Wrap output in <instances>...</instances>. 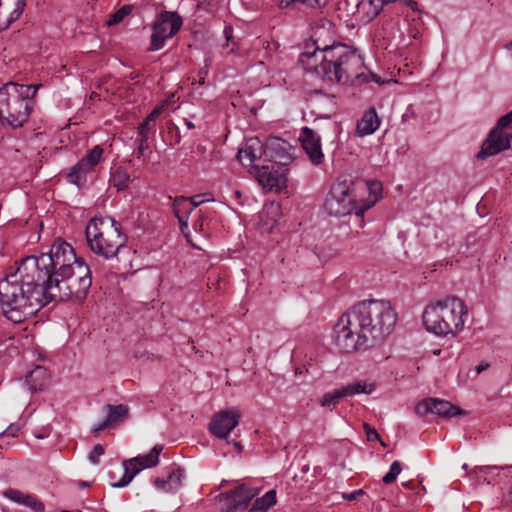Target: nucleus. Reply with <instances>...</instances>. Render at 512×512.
<instances>
[{
  "mask_svg": "<svg viewBox=\"0 0 512 512\" xmlns=\"http://www.w3.org/2000/svg\"><path fill=\"white\" fill-rule=\"evenodd\" d=\"M23 261L51 301L70 297L82 300L92 285L89 266L62 239L56 240L49 252L26 257Z\"/></svg>",
  "mask_w": 512,
  "mask_h": 512,
  "instance_id": "nucleus-1",
  "label": "nucleus"
},
{
  "mask_svg": "<svg viewBox=\"0 0 512 512\" xmlns=\"http://www.w3.org/2000/svg\"><path fill=\"white\" fill-rule=\"evenodd\" d=\"M396 322L397 314L388 301H361L339 318L333 341L342 353L365 350L386 339Z\"/></svg>",
  "mask_w": 512,
  "mask_h": 512,
  "instance_id": "nucleus-2",
  "label": "nucleus"
},
{
  "mask_svg": "<svg viewBox=\"0 0 512 512\" xmlns=\"http://www.w3.org/2000/svg\"><path fill=\"white\" fill-rule=\"evenodd\" d=\"M299 62L307 72L316 73L332 83L356 84L363 82L380 83V78L366 71L364 61L356 49L342 43L300 54Z\"/></svg>",
  "mask_w": 512,
  "mask_h": 512,
  "instance_id": "nucleus-3",
  "label": "nucleus"
},
{
  "mask_svg": "<svg viewBox=\"0 0 512 512\" xmlns=\"http://www.w3.org/2000/svg\"><path fill=\"white\" fill-rule=\"evenodd\" d=\"M50 301L23 260L14 273L0 281V308L14 323L24 321Z\"/></svg>",
  "mask_w": 512,
  "mask_h": 512,
  "instance_id": "nucleus-4",
  "label": "nucleus"
},
{
  "mask_svg": "<svg viewBox=\"0 0 512 512\" xmlns=\"http://www.w3.org/2000/svg\"><path fill=\"white\" fill-rule=\"evenodd\" d=\"M422 319L427 331L437 336H456L464 329L468 308L462 299L446 297L426 306Z\"/></svg>",
  "mask_w": 512,
  "mask_h": 512,
  "instance_id": "nucleus-5",
  "label": "nucleus"
},
{
  "mask_svg": "<svg viewBox=\"0 0 512 512\" xmlns=\"http://www.w3.org/2000/svg\"><path fill=\"white\" fill-rule=\"evenodd\" d=\"M41 86L9 82L0 87V122L13 129L22 127L28 120L33 98Z\"/></svg>",
  "mask_w": 512,
  "mask_h": 512,
  "instance_id": "nucleus-6",
  "label": "nucleus"
},
{
  "mask_svg": "<svg viewBox=\"0 0 512 512\" xmlns=\"http://www.w3.org/2000/svg\"><path fill=\"white\" fill-rule=\"evenodd\" d=\"M85 236L90 250L105 260L116 258L127 242L120 223L112 218H92L86 226Z\"/></svg>",
  "mask_w": 512,
  "mask_h": 512,
  "instance_id": "nucleus-7",
  "label": "nucleus"
},
{
  "mask_svg": "<svg viewBox=\"0 0 512 512\" xmlns=\"http://www.w3.org/2000/svg\"><path fill=\"white\" fill-rule=\"evenodd\" d=\"M324 207L329 215L342 217L354 214L355 219L362 225L364 213L370 208V205L359 204L353 190V183L350 180H337L334 183L326 197Z\"/></svg>",
  "mask_w": 512,
  "mask_h": 512,
  "instance_id": "nucleus-8",
  "label": "nucleus"
},
{
  "mask_svg": "<svg viewBox=\"0 0 512 512\" xmlns=\"http://www.w3.org/2000/svg\"><path fill=\"white\" fill-rule=\"evenodd\" d=\"M512 140V110L502 116L496 126L490 131L488 137L482 143L477 158L484 160L494 156L511 146Z\"/></svg>",
  "mask_w": 512,
  "mask_h": 512,
  "instance_id": "nucleus-9",
  "label": "nucleus"
},
{
  "mask_svg": "<svg viewBox=\"0 0 512 512\" xmlns=\"http://www.w3.org/2000/svg\"><path fill=\"white\" fill-rule=\"evenodd\" d=\"M182 18L176 12H162L158 15L153 27L150 42V51L163 48L165 41L172 38L181 28Z\"/></svg>",
  "mask_w": 512,
  "mask_h": 512,
  "instance_id": "nucleus-10",
  "label": "nucleus"
},
{
  "mask_svg": "<svg viewBox=\"0 0 512 512\" xmlns=\"http://www.w3.org/2000/svg\"><path fill=\"white\" fill-rule=\"evenodd\" d=\"M104 150L100 145L94 146L88 150L75 165L66 173L68 183L82 188L87 183L88 175L94 172L96 166L101 162Z\"/></svg>",
  "mask_w": 512,
  "mask_h": 512,
  "instance_id": "nucleus-11",
  "label": "nucleus"
},
{
  "mask_svg": "<svg viewBox=\"0 0 512 512\" xmlns=\"http://www.w3.org/2000/svg\"><path fill=\"white\" fill-rule=\"evenodd\" d=\"M258 490L247 485H240L233 490L220 494L219 501L223 512L244 510L257 495Z\"/></svg>",
  "mask_w": 512,
  "mask_h": 512,
  "instance_id": "nucleus-12",
  "label": "nucleus"
},
{
  "mask_svg": "<svg viewBox=\"0 0 512 512\" xmlns=\"http://www.w3.org/2000/svg\"><path fill=\"white\" fill-rule=\"evenodd\" d=\"M240 413L235 407L219 411L209 423V432L219 439H227L230 432L239 424Z\"/></svg>",
  "mask_w": 512,
  "mask_h": 512,
  "instance_id": "nucleus-13",
  "label": "nucleus"
},
{
  "mask_svg": "<svg viewBox=\"0 0 512 512\" xmlns=\"http://www.w3.org/2000/svg\"><path fill=\"white\" fill-rule=\"evenodd\" d=\"M159 114L160 108H154L152 112L138 126L136 138L134 141L135 150L133 153L134 156L138 159L143 158V161H145V152L150 148V139L154 137L156 131L153 122Z\"/></svg>",
  "mask_w": 512,
  "mask_h": 512,
  "instance_id": "nucleus-14",
  "label": "nucleus"
},
{
  "mask_svg": "<svg viewBox=\"0 0 512 512\" xmlns=\"http://www.w3.org/2000/svg\"><path fill=\"white\" fill-rule=\"evenodd\" d=\"M415 413L418 416L434 413L441 417L451 418L457 415H461L464 412H462L459 407L451 404L448 401L436 398H427L415 406Z\"/></svg>",
  "mask_w": 512,
  "mask_h": 512,
  "instance_id": "nucleus-15",
  "label": "nucleus"
},
{
  "mask_svg": "<svg viewBox=\"0 0 512 512\" xmlns=\"http://www.w3.org/2000/svg\"><path fill=\"white\" fill-rule=\"evenodd\" d=\"M264 147L263 142L257 138H249L244 143L243 147L238 151L237 157L244 166L258 168V162H264Z\"/></svg>",
  "mask_w": 512,
  "mask_h": 512,
  "instance_id": "nucleus-16",
  "label": "nucleus"
},
{
  "mask_svg": "<svg viewBox=\"0 0 512 512\" xmlns=\"http://www.w3.org/2000/svg\"><path fill=\"white\" fill-rule=\"evenodd\" d=\"M300 141L310 161L319 165L324 159L321 147L320 136L311 128L303 127L300 134Z\"/></svg>",
  "mask_w": 512,
  "mask_h": 512,
  "instance_id": "nucleus-17",
  "label": "nucleus"
},
{
  "mask_svg": "<svg viewBox=\"0 0 512 512\" xmlns=\"http://www.w3.org/2000/svg\"><path fill=\"white\" fill-rule=\"evenodd\" d=\"M26 0H0V31L7 30L24 12Z\"/></svg>",
  "mask_w": 512,
  "mask_h": 512,
  "instance_id": "nucleus-18",
  "label": "nucleus"
},
{
  "mask_svg": "<svg viewBox=\"0 0 512 512\" xmlns=\"http://www.w3.org/2000/svg\"><path fill=\"white\" fill-rule=\"evenodd\" d=\"M104 412L106 413V418L92 426V433L98 434L100 431L108 427H112L123 422L129 416V408L124 404H107L104 406Z\"/></svg>",
  "mask_w": 512,
  "mask_h": 512,
  "instance_id": "nucleus-19",
  "label": "nucleus"
},
{
  "mask_svg": "<svg viewBox=\"0 0 512 512\" xmlns=\"http://www.w3.org/2000/svg\"><path fill=\"white\" fill-rule=\"evenodd\" d=\"M380 124L381 119L379 118L376 109L374 107H370L364 111L361 118L357 121L355 136L362 138L371 135L377 131Z\"/></svg>",
  "mask_w": 512,
  "mask_h": 512,
  "instance_id": "nucleus-20",
  "label": "nucleus"
},
{
  "mask_svg": "<svg viewBox=\"0 0 512 512\" xmlns=\"http://www.w3.org/2000/svg\"><path fill=\"white\" fill-rule=\"evenodd\" d=\"M3 496L10 501L23 505L34 512H44V504L34 495L26 494L20 490L10 488L4 491Z\"/></svg>",
  "mask_w": 512,
  "mask_h": 512,
  "instance_id": "nucleus-21",
  "label": "nucleus"
},
{
  "mask_svg": "<svg viewBox=\"0 0 512 512\" xmlns=\"http://www.w3.org/2000/svg\"><path fill=\"white\" fill-rule=\"evenodd\" d=\"M185 479V471L184 469L177 467L174 468L167 478H156L153 483L154 486L163 492H176L183 485V480Z\"/></svg>",
  "mask_w": 512,
  "mask_h": 512,
  "instance_id": "nucleus-22",
  "label": "nucleus"
},
{
  "mask_svg": "<svg viewBox=\"0 0 512 512\" xmlns=\"http://www.w3.org/2000/svg\"><path fill=\"white\" fill-rule=\"evenodd\" d=\"M286 141L278 137H269L263 142L264 162H280L286 157Z\"/></svg>",
  "mask_w": 512,
  "mask_h": 512,
  "instance_id": "nucleus-23",
  "label": "nucleus"
},
{
  "mask_svg": "<svg viewBox=\"0 0 512 512\" xmlns=\"http://www.w3.org/2000/svg\"><path fill=\"white\" fill-rule=\"evenodd\" d=\"M282 216L281 207L278 203L270 202L264 205L259 213V225L266 231L271 232Z\"/></svg>",
  "mask_w": 512,
  "mask_h": 512,
  "instance_id": "nucleus-24",
  "label": "nucleus"
},
{
  "mask_svg": "<svg viewBox=\"0 0 512 512\" xmlns=\"http://www.w3.org/2000/svg\"><path fill=\"white\" fill-rule=\"evenodd\" d=\"M188 197L179 196L176 197L173 201V213L175 217L178 219L180 229L182 232L188 229V220L192 211L195 209V205H191L189 203Z\"/></svg>",
  "mask_w": 512,
  "mask_h": 512,
  "instance_id": "nucleus-25",
  "label": "nucleus"
},
{
  "mask_svg": "<svg viewBox=\"0 0 512 512\" xmlns=\"http://www.w3.org/2000/svg\"><path fill=\"white\" fill-rule=\"evenodd\" d=\"M356 7L360 20L369 23L381 13L384 6L381 0H361Z\"/></svg>",
  "mask_w": 512,
  "mask_h": 512,
  "instance_id": "nucleus-26",
  "label": "nucleus"
},
{
  "mask_svg": "<svg viewBox=\"0 0 512 512\" xmlns=\"http://www.w3.org/2000/svg\"><path fill=\"white\" fill-rule=\"evenodd\" d=\"M344 397H352L360 394H371L375 390V384L367 381H354L341 387Z\"/></svg>",
  "mask_w": 512,
  "mask_h": 512,
  "instance_id": "nucleus-27",
  "label": "nucleus"
},
{
  "mask_svg": "<svg viewBox=\"0 0 512 512\" xmlns=\"http://www.w3.org/2000/svg\"><path fill=\"white\" fill-rule=\"evenodd\" d=\"M162 450V445H155L148 454L138 455L133 458V461H137L143 469L155 467L159 463V455Z\"/></svg>",
  "mask_w": 512,
  "mask_h": 512,
  "instance_id": "nucleus-28",
  "label": "nucleus"
},
{
  "mask_svg": "<svg viewBox=\"0 0 512 512\" xmlns=\"http://www.w3.org/2000/svg\"><path fill=\"white\" fill-rule=\"evenodd\" d=\"M276 503V491L269 490L262 497L257 498L249 512H266Z\"/></svg>",
  "mask_w": 512,
  "mask_h": 512,
  "instance_id": "nucleus-29",
  "label": "nucleus"
},
{
  "mask_svg": "<svg viewBox=\"0 0 512 512\" xmlns=\"http://www.w3.org/2000/svg\"><path fill=\"white\" fill-rule=\"evenodd\" d=\"M496 470H498L497 466H477L471 473L475 476L477 481L492 484L496 481V476L499 475L495 473Z\"/></svg>",
  "mask_w": 512,
  "mask_h": 512,
  "instance_id": "nucleus-30",
  "label": "nucleus"
},
{
  "mask_svg": "<svg viewBox=\"0 0 512 512\" xmlns=\"http://www.w3.org/2000/svg\"><path fill=\"white\" fill-rule=\"evenodd\" d=\"M327 0H280L278 7L280 9H298L300 5L308 8H320L326 4Z\"/></svg>",
  "mask_w": 512,
  "mask_h": 512,
  "instance_id": "nucleus-31",
  "label": "nucleus"
},
{
  "mask_svg": "<svg viewBox=\"0 0 512 512\" xmlns=\"http://www.w3.org/2000/svg\"><path fill=\"white\" fill-rule=\"evenodd\" d=\"M130 176L125 168L117 167L111 172L110 183L118 190H124L128 187Z\"/></svg>",
  "mask_w": 512,
  "mask_h": 512,
  "instance_id": "nucleus-32",
  "label": "nucleus"
},
{
  "mask_svg": "<svg viewBox=\"0 0 512 512\" xmlns=\"http://www.w3.org/2000/svg\"><path fill=\"white\" fill-rule=\"evenodd\" d=\"M345 398L341 387L335 388L331 391L326 392L321 398V406L327 408H335L339 403L340 399Z\"/></svg>",
  "mask_w": 512,
  "mask_h": 512,
  "instance_id": "nucleus-33",
  "label": "nucleus"
},
{
  "mask_svg": "<svg viewBox=\"0 0 512 512\" xmlns=\"http://www.w3.org/2000/svg\"><path fill=\"white\" fill-rule=\"evenodd\" d=\"M259 181L265 187L272 189L278 185V178L271 172L268 171V167L262 166L259 172Z\"/></svg>",
  "mask_w": 512,
  "mask_h": 512,
  "instance_id": "nucleus-34",
  "label": "nucleus"
},
{
  "mask_svg": "<svg viewBox=\"0 0 512 512\" xmlns=\"http://www.w3.org/2000/svg\"><path fill=\"white\" fill-rule=\"evenodd\" d=\"M133 8V5H123L119 10H117L110 16L109 20L107 21V24L109 26H112L120 23L126 16L132 13Z\"/></svg>",
  "mask_w": 512,
  "mask_h": 512,
  "instance_id": "nucleus-35",
  "label": "nucleus"
},
{
  "mask_svg": "<svg viewBox=\"0 0 512 512\" xmlns=\"http://www.w3.org/2000/svg\"><path fill=\"white\" fill-rule=\"evenodd\" d=\"M401 471H402L401 463L397 460L392 462L388 473L386 475H384V477L382 478L383 482L385 484L393 483L396 480L397 476L401 473Z\"/></svg>",
  "mask_w": 512,
  "mask_h": 512,
  "instance_id": "nucleus-36",
  "label": "nucleus"
},
{
  "mask_svg": "<svg viewBox=\"0 0 512 512\" xmlns=\"http://www.w3.org/2000/svg\"><path fill=\"white\" fill-rule=\"evenodd\" d=\"M233 32H234V30L231 25H226L224 27L223 35L226 40L225 46L226 47H229L230 45L232 46L230 52H233L234 49L238 46V41L235 39Z\"/></svg>",
  "mask_w": 512,
  "mask_h": 512,
  "instance_id": "nucleus-37",
  "label": "nucleus"
},
{
  "mask_svg": "<svg viewBox=\"0 0 512 512\" xmlns=\"http://www.w3.org/2000/svg\"><path fill=\"white\" fill-rule=\"evenodd\" d=\"M135 476L136 474H133L132 470H124L122 478L118 482L112 483L111 486L113 488H124L133 480Z\"/></svg>",
  "mask_w": 512,
  "mask_h": 512,
  "instance_id": "nucleus-38",
  "label": "nucleus"
},
{
  "mask_svg": "<svg viewBox=\"0 0 512 512\" xmlns=\"http://www.w3.org/2000/svg\"><path fill=\"white\" fill-rule=\"evenodd\" d=\"M104 454V447L101 444H96L91 452L89 453V461L94 464L98 465L100 462V457Z\"/></svg>",
  "mask_w": 512,
  "mask_h": 512,
  "instance_id": "nucleus-39",
  "label": "nucleus"
},
{
  "mask_svg": "<svg viewBox=\"0 0 512 512\" xmlns=\"http://www.w3.org/2000/svg\"><path fill=\"white\" fill-rule=\"evenodd\" d=\"M123 467H124V470H132L133 471V474H138L139 472H141L142 470H144L143 468H141V466L139 465V463L136 461L134 462L133 461V458L129 459V460H125L123 462Z\"/></svg>",
  "mask_w": 512,
  "mask_h": 512,
  "instance_id": "nucleus-40",
  "label": "nucleus"
},
{
  "mask_svg": "<svg viewBox=\"0 0 512 512\" xmlns=\"http://www.w3.org/2000/svg\"><path fill=\"white\" fill-rule=\"evenodd\" d=\"M188 200L190 201L191 205H195V208H197L199 205L205 202L213 201L212 198H206V194H198L192 197H188Z\"/></svg>",
  "mask_w": 512,
  "mask_h": 512,
  "instance_id": "nucleus-41",
  "label": "nucleus"
},
{
  "mask_svg": "<svg viewBox=\"0 0 512 512\" xmlns=\"http://www.w3.org/2000/svg\"><path fill=\"white\" fill-rule=\"evenodd\" d=\"M19 431V426L10 424L5 431L0 434V439L3 440L6 437H16Z\"/></svg>",
  "mask_w": 512,
  "mask_h": 512,
  "instance_id": "nucleus-42",
  "label": "nucleus"
},
{
  "mask_svg": "<svg viewBox=\"0 0 512 512\" xmlns=\"http://www.w3.org/2000/svg\"><path fill=\"white\" fill-rule=\"evenodd\" d=\"M364 430H365L368 441H375V440L379 439V435H378L377 431L373 427H371L369 424H366V423L364 424Z\"/></svg>",
  "mask_w": 512,
  "mask_h": 512,
  "instance_id": "nucleus-43",
  "label": "nucleus"
},
{
  "mask_svg": "<svg viewBox=\"0 0 512 512\" xmlns=\"http://www.w3.org/2000/svg\"><path fill=\"white\" fill-rule=\"evenodd\" d=\"M46 376V370L43 367H36L30 374L31 382L34 380L35 377H45Z\"/></svg>",
  "mask_w": 512,
  "mask_h": 512,
  "instance_id": "nucleus-44",
  "label": "nucleus"
},
{
  "mask_svg": "<svg viewBox=\"0 0 512 512\" xmlns=\"http://www.w3.org/2000/svg\"><path fill=\"white\" fill-rule=\"evenodd\" d=\"M400 2H402L403 4H405L408 7H410L413 11L420 12V10L418 8V4H417L416 1H414V0H401Z\"/></svg>",
  "mask_w": 512,
  "mask_h": 512,
  "instance_id": "nucleus-45",
  "label": "nucleus"
},
{
  "mask_svg": "<svg viewBox=\"0 0 512 512\" xmlns=\"http://www.w3.org/2000/svg\"><path fill=\"white\" fill-rule=\"evenodd\" d=\"M359 494H363V490L359 489V490H355L349 494H344V498L347 500H354L357 498V496Z\"/></svg>",
  "mask_w": 512,
  "mask_h": 512,
  "instance_id": "nucleus-46",
  "label": "nucleus"
},
{
  "mask_svg": "<svg viewBox=\"0 0 512 512\" xmlns=\"http://www.w3.org/2000/svg\"><path fill=\"white\" fill-rule=\"evenodd\" d=\"M504 504L510 508H512V485L510 491L504 496Z\"/></svg>",
  "mask_w": 512,
  "mask_h": 512,
  "instance_id": "nucleus-47",
  "label": "nucleus"
},
{
  "mask_svg": "<svg viewBox=\"0 0 512 512\" xmlns=\"http://www.w3.org/2000/svg\"><path fill=\"white\" fill-rule=\"evenodd\" d=\"M227 443L230 445H233L235 450H237L238 452L242 451V445L240 444V442H236V441L232 440V441H227Z\"/></svg>",
  "mask_w": 512,
  "mask_h": 512,
  "instance_id": "nucleus-48",
  "label": "nucleus"
},
{
  "mask_svg": "<svg viewBox=\"0 0 512 512\" xmlns=\"http://www.w3.org/2000/svg\"><path fill=\"white\" fill-rule=\"evenodd\" d=\"M488 367H489V364H488V363H481V364H479V365L477 366V368H476V372H477L478 374H480V373H481V372H483L484 370L488 369Z\"/></svg>",
  "mask_w": 512,
  "mask_h": 512,
  "instance_id": "nucleus-49",
  "label": "nucleus"
},
{
  "mask_svg": "<svg viewBox=\"0 0 512 512\" xmlns=\"http://www.w3.org/2000/svg\"><path fill=\"white\" fill-rule=\"evenodd\" d=\"M185 125L187 126L188 129H193L195 128V125L194 123H192L191 121L185 119Z\"/></svg>",
  "mask_w": 512,
  "mask_h": 512,
  "instance_id": "nucleus-50",
  "label": "nucleus"
},
{
  "mask_svg": "<svg viewBox=\"0 0 512 512\" xmlns=\"http://www.w3.org/2000/svg\"><path fill=\"white\" fill-rule=\"evenodd\" d=\"M370 190H374V189H377V190H380V184L375 182V183H372L369 187Z\"/></svg>",
  "mask_w": 512,
  "mask_h": 512,
  "instance_id": "nucleus-51",
  "label": "nucleus"
},
{
  "mask_svg": "<svg viewBox=\"0 0 512 512\" xmlns=\"http://www.w3.org/2000/svg\"><path fill=\"white\" fill-rule=\"evenodd\" d=\"M207 74H208V71H207V69H206V68H202V69H200V71H199V76H200V77H202V76L206 77V76H207Z\"/></svg>",
  "mask_w": 512,
  "mask_h": 512,
  "instance_id": "nucleus-52",
  "label": "nucleus"
},
{
  "mask_svg": "<svg viewBox=\"0 0 512 512\" xmlns=\"http://www.w3.org/2000/svg\"><path fill=\"white\" fill-rule=\"evenodd\" d=\"M204 83H205V77L202 76V77H200L199 84L203 85Z\"/></svg>",
  "mask_w": 512,
  "mask_h": 512,
  "instance_id": "nucleus-53",
  "label": "nucleus"
},
{
  "mask_svg": "<svg viewBox=\"0 0 512 512\" xmlns=\"http://www.w3.org/2000/svg\"><path fill=\"white\" fill-rule=\"evenodd\" d=\"M462 468H463L464 470H467V469H468V464H466V463H465V464H463Z\"/></svg>",
  "mask_w": 512,
  "mask_h": 512,
  "instance_id": "nucleus-54",
  "label": "nucleus"
},
{
  "mask_svg": "<svg viewBox=\"0 0 512 512\" xmlns=\"http://www.w3.org/2000/svg\"><path fill=\"white\" fill-rule=\"evenodd\" d=\"M130 78L131 79H135V78H137V75L136 74H131Z\"/></svg>",
  "mask_w": 512,
  "mask_h": 512,
  "instance_id": "nucleus-55",
  "label": "nucleus"
}]
</instances>
